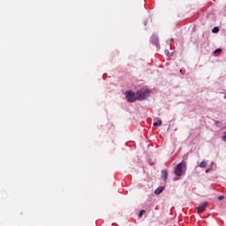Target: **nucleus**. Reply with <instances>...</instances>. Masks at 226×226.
Returning a JSON list of instances; mask_svg holds the SVG:
<instances>
[{
	"label": "nucleus",
	"mask_w": 226,
	"mask_h": 226,
	"mask_svg": "<svg viewBox=\"0 0 226 226\" xmlns=\"http://www.w3.org/2000/svg\"><path fill=\"white\" fill-rule=\"evenodd\" d=\"M174 173L175 176H177L178 177L185 176V174H186V162L185 161L179 162L175 168Z\"/></svg>",
	"instance_id": "1"
},
{
	"label": "nucleus",
	"mask_w": 226,
	"mask_h": 226,
	"mask_svg": "<svg viewBox=\"0 0 226 226\" xmlns=\"http://www.w3.org/2000/svg\"><path fill=\"white\" fill-rule=\"evenodd\" d=\"M125 98L129 103H133V102H136L137 100V97H135V93H133L132 90L125 92Z\"/></svg>",
	"instance_id": "2"
},
{
	"label": "nucleus",
	"mask_w": 226,
	"mask_h": 226,
	"mask_svg": "<svg viewBox=\"0 0 226 226\" xmlns=\"http://www.w3.org/2000/svg\"><path fill=\"white\" fill-rule=\"evenodd\" d=\"M151 92L149 89H145L138 92V100H146V98L149 97Z\"/></svg>",
	"instance_id": "3"
},
{
	"label": "nucleus",
	"mask_w": 226,
	"mask_h": 226,
	"mask_svg": "<svg viewBox=\"0 0 226 226\" xmlns=\"http://www.w3.org/2000/svg\"><path fill=\"white\" fill-rule=\"evenodd\" d=\"M150 43H153V45H155V47H160V40L158 39V35L154 34L150 38Z\"/></svg>",
	"instance_id": "4"
},
{
	"label": "nucleus",
	"mask_w": 226,
	"mask_h": 226,
	"mask_svg": "<svg viewBox=\"0 0 226 226\" xmlns=\"http://www.w3.org/2000/svg\"><path fill=\"white\" fill-rule=\"evenodd\" d=\"M206 207H207V202H203L200 204L198 207L199 215H200V213H204V211H206Z\"/></svg>",
	"instance_id": "5"
},
{
	"label": "nucleus",
	"mask_w": 226,
	"mask_h": 226,
	"mask_svg": "<svg viewBox=\"0 0 226 226\" xmlns=\"http://www.w3.org/2000/svg\"><path fill=\"white\" fill-rule=\"evenodd\" d=\"M169 177V173L166 170H162V179L164 181H167V178Z\"/></svg>",
	"instance_id": "6"
},
{
	"label": "nucleus",
	"mask_w": 226,
	"mask_h": 226,
	"mask_svg": "<svg viewBox=\"0 0 226 226\" xmlns=\"http://www.w3.org/2000/svg\"><path fill=\"white\" fill-rule=\"evenodd\" d=\"M163 190H165L164 187H162V186L158 187L157 189H155L154 194H155V195H160L161 193L163 192Z\"/></svg>",
	"instance_id": "7"
},
{
	"label": "nucleus",
	"mask_w": 226,
	"mask_h": 226,
	"mask_svg": "<svg viewBox=\"0 0 226 226\" xmlns=\"http://www.w3.org/2000/svg\"><path fill=\"white\" fill-rule=\"evenodd\" d=\"M199 167H200V169H206L207 167V162L206 161H202L200 164Z\"/></svg>",
	"instance_id": "8"
},
{
	"label": "nucleus",
	"mask_w": 226,
	"mask_h": 226,
	"mask_svg": "<svg viewBox=\"0 0 226 226\" xmlns=\"http://www.w3.org/2000/svg\"><path fill=\"white\" fill-rule=\"evenodd\" d=\"M162 120H159L157 122H154L153 124L154 126H162Z\"/></svg>",
	"instance_id": "9"
},
{
	"label": "nucleus",
	"mask_w": 226,
	"mask_h": 226,
	"mask_svg": "<svg viewBox=\"0 0 226 226\" xmlns=\"http://www.w3.org/2000/svg\"><path fill=\"white\" fill-rule=\"evenodd\" d=\"M145 213H146V210H140L139 214V218H142V216H144Z\"/></svg>",
	"instance_id": "10"
},
{
	"label": "nucleus",
	"mask_w": 226,
	"mask_h": 226,
	"mask_svg": "<svg viewBox=\"0 0 226 226\" xmlns=\"http://www.w3.org/2000/svg\"><path fill=\"white\" fill-rule=\"evenodd\" d=\"M220 31V28L218 26H215L213 29H212V33H218Z\"/></svg>",
	"instance_id": "11"
},
{
	"label": "nucleus",
	"mask_w": 226,
	"mask_h": 226,
	"mask_svg": "<svg viewBox=\"0 0 226 226\" xmlns=\"http://www.w3.org/2000/svg\"><path fill=\"white\" fill-rule=\"evenodd\" d=\"M222 139L226 142V131L224 132L223 135L222 136Z\"/></svg>",
	"instance_id": "12"
},
{
	"label": "nucleus",
	"mask_w": 226,
	"mask_h": 226,
	"mask_svg": "<svg viewBox=\"0 0 226 226\" xmlns=\"http://www.w3.org/2000/svg\"><path fill=\"white\" fill-rule=\"evenodd\" d=\"M222 52V49H217L215 50V54H220Z\"/></svg>",
	"instance_id": "13"
},
{
	"label": "nucleus",
	"mask_w": 226,
	"mask_h": 226,
	"mask_svg": "<svg viewBox=\"0 0 226 226\" xmlns=\"http://www.w3.org/2000/svg\"><path fill=\"white\" fill-rule=\"evenodd\" d=\"M223 199H225V196L223 195H221L218 197V200H223Z\"/></svg>",
	"instance_id": "14"
},
{
	"label": "nucleus",
	"mask_w": 226,
	"mask_h": 226,
	"mask_svg": "<svg viewBox=\"0 0 226 226\" xmlns=\"http://www.w3.org/2000/svg\"><path fill=\"white\" fill-rule=\"evenodd\" d=\"M210 170H213V167H210L207 170H206V173L207 174V172H210Z\"/></svg>",
	"instance_id": "15"
}]
</instances>
